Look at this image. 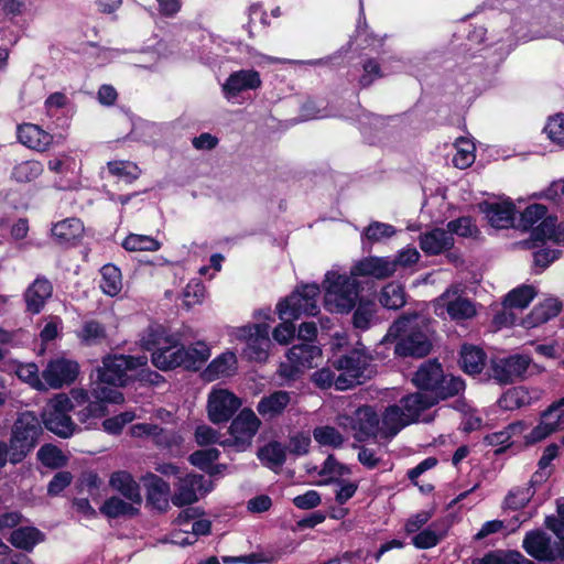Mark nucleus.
<instances>
[{
	"label": "nucleus",
	"mask_w": 564,
	"mask_h": 564,
	"mask_svg": "<svg viewBox=\"0 0 564 564\" xmlns=\"http://www.w3.org/2000/svg\"><path fill=\"white\" fill-rule=\"evenodd\" d=\"M42 427L37 416L30 411L15 420L10 438V463H20L37 444Z\"/></svg>",
	"instance_id": "6"
},
{
	"label": "nucleus",
	"mask_w": 564,
	"mask_h": 564,
	"mask_svg": "<svg viewBox=\"0 0 564 564\" xmlns=\"http://www.w3.org/2000/svg\"><path fill=\"white\" fill-rule=\"evenodd\" d=\"M336 423L345 431H350L358 441L380 437L379 415L368 405L358 408L352 415L338 414Z\"/></svg>",
	"instance_id": "12"
},
{
	"label": "nucleus",
	"mask_w": 564,
	"mask_h": 564,
	"mask_svg": "<svg viewBox=\"0 0 564 564\" xmlns=\"http://www.w3.org/2000/svg\"><path fill=\"white\" fill-rule=\"evenodd\" d=\"M335 365L338 370L343 371V373L336 378L335 387L337 390H346L361 382L369 365V357L362 349L357 348L349 355L339 358Z\"/></svg>",
	"instance_id": "18"
},
{
	"label": "nucleus",
	"mask_w": 564,
	"mask_h": 564,
	"mask_svg": "<svg viewBox=\"0 0 564 564\" xmlns=\"http://www.w3.org/2000/svg\"><path fill=\"white\" fill-rule=\"evenodd\" d=\"M52 293L53 285L47 279H35L23 294L26 311L32 314H39L52 296Z\"/></svg>",
	"instance_id": "28"
},
{
	"label": "nucleus",
	"mask_w": 564,
	"mask_h": 564,
	"mask_svg": "<svg viewBox=\"0 0 564 564\" xmlns=\"http://www.w3.org/2000/svg\"><path fill=\"white\" fill-rule=\"evenodd\" d=\"M562 430H564V410H560L551 403L540 414L538 425L525 435V442L528 444L538 443Z\"/></svg>",
	"instance_id": "21"
},
{
	"label": "nucleus",
	"mask_w": 564,
	"mask_h": 564,
	"mask_svg": "<svg viewBox=\"0 0 564 564\" xmlns=\"http://www.w3.org/2000/svg\"><path fill=\"white\" fill-rule=\"evenodd\" d=\"M17 133L19 141L32 150L45 151L52 143V135L33 123L20 124Z\"/></svg>",
	"instance_id": "31"
},
{
	"label": "nucleus",
	"mask_w": 564,
	"mask_h": 564,
	"mask_svg": "<svg viewBox=\"0 0 564 564\" xmlns=\"http://www.w3.org/2000/svg\"><path fill=\"white\" fill-rule=\"evenodd\" d=\"M444 532L436 530L433 523L427 529L419 532L412 539V543L417 549H430L435 546L443 538Z\"/></svg>",
	"instance_id": "58"
},
{
	"label": "nucleus",
	"mask_w": 564,
	"mask_h": 564,
	"mask_svg": "<svg viewBox=\"0 0 564 564\" xmlns=\"http://www.w3.org/2000/svg\"><path fill=\"white\" fill-rule=\"evenodd\" d=\"M78 406L70 393H57L51 398L43 412L42 420L45 427L55 435L67 438L70 437L77 430L76 424L69 416V412Z\"/></svg>",
	"instance_id": "9"
},
{
	"label": "nucleus",
	"mask_w": 564,
	"mask_h": 564,
	"mask_svg": "<svg viewBox=\"0 0 564 564\" xmlns=\"http://www.w3.org/2000/svg\"><path fill=\"white\" fill-rule=\"evenodd\" d=\"M214 486L210 480L197 474H187L178 478L174 485V492L171 496V502L176 507L193 505L200 497L213 490Z\"/></svg>",
	"instance_id": "17"
},
{
	"label": "nucleus",
	"mask_w": 564,
	"mask_h": 564,
	"mask_svg": "<svg viewBox=\"0 0 564 564\" xmlns=\"http://www.w3.org/2000/svg\"><path fill=\"white\" fill-rule=\"evenodd\" d=\"M206 297V289L198 280L189 281L182 293L183 305L186 310L199 305Z\"/></svg>",
	"instance_id": "51"
},
{
	"label": "nucleus",
	"mask_w": 564,
	"mask_h": 564,
	"mask_svg": "<svg viewBox=\"0 0 564 564\" xmlns=\"http://www.w3.org/2000/svg\"><path fill=\"white\" fill-rule=\"evenodd\" d=\"M544 131L551 141L557 144H564V115L551 117Z\"/></svg>",
	"instance_id": "64"
},
{
	"label": "nucleus",
	"mask_w": 564,
	"mask_h": 564,
	"mask_svg": "<svg viewBox=\"0 0 564 564\" xmlns=\"http://www.w3.org/2000/svg\"><path fill=\"white\" fill-rule=\"evenodd\" d=\"M147 364L148 359L144 356H110L104 359L102 366L97 368L96 375L105 378L115 387H122L129 379V371L145 367Z\"/></svg>",
	"instance_id": "14"
},
{
	"label": "nucleus",
	"mask_w": 564,
	"mask_h": 564,
	"mask_svg": "<svg viewBox=\"0 0 564 564\" xmlns=\"http://www.w3.org/2000/svg\"><path fill=\"white\" fill-rule=\"evenodd\" d=\"M237 357L231 351H226L215 358L204 370V378L214 381L220 378L230 377L237 371Z\"/></svg>",
	"instance_id": "35"
},
{
	"label": "nucleus",
	"mask_w": 564,
	"mask_h": 564,
	"mask_svg": "<svg viewBox=\"0 0 564 564\" xmlns=\"http://www.w3.org/2000/svg\"><path fill=\"white\" fill-rule=\"evenodd\" d=\"M141 503L113 496L104 502L100 511L109 518L132 517L139 512Z\"/></svg>",
	"instance_id": "37"
},
{
	"label": "nucleus",
	"mask_w": 564,
	"mask_h": 564,
	"mask_svg": "<svg viewBox=\"0 0 564 564\" xmlns=\"http://www.w3.org/2000/svg\"><path fill=\"white\" fill-rule=\"evenodd\" d=\"M387 337L399 338L394 349L399 356L424 357L432 347L429 324L416 314L398 319Z\"/></svg>",
	"instance_id": "2"
},
{
	"label": "nucleus",
	"mask_w": 564,
	"mask_h": 564,
	"mask_svg": "<svg viewBox=\"0 0 564 564\" xmlns=\"http://www.w3.org/2000/svg\"><path fill=\"white\" fill-rule=\"evenodd\" d=\"M460 365L463 370L469 375L480 373L485 366L484 351L475 346H463L460 351Z\"/></svg>",
	"instance_id": "41"
},
{
	"label": "nucleus",
	"mask_w": 564,
	"mask_h": 564,
	"mask_svg": "<svg viewBox=\"0 0 564 564\" xmlns=\"http://www.w3.org/2000/svg\"><path fill=\"white\" fill-rule=\"evenodd\" d=\"M183 367L198 369L210 357V348L204 341H197L188 347L182 345Z\"/></svg>",
	"instance_id": "40"
},
{
	"label": "nucleus",
	"mask_w": 564,
	"mask_h": 564,
	"mask_svg": "<svg viewBox=\"0 0 564 564\" xmlns=\"http://www.w3.org/2000/svg\"><path fill=\"white\" fill-rule=\"evenodd\" d=\"M479 209L494 228L505 229L513 225L516 207L508 198L484 202L479 204Z\"/></svg>",
	"instance_id": "25"
},
{
	"label": "nucleus",
	"mask_w": 564,
	"mask_h": 564,
	"mask_svg": "<svg viewBox=\"0 0 564 564\" xmlns=\"http://www.w3.org/2000/svg\"><path fill=\"white\" fill-rule=\"evenodd\" d=\"M109 486L123 496L124 499L133 502H142L140 486L133 476L126 470H118L110 475Z\"/></svg>",
	"instance_id": "33"
},
{
	"label": "nucleus",
	"mask_w": 564,
	"mask_h": 564,
	"mask_svg": "<svg viewBox=\"0 0 564 564\" xmlns=\"http://www.w3.org/2000/svg\"><path fill=\"white\" fill-rule=\"evenodd\" d=\"M397 272V263L389 257H367L358 261L351 269L354 276H371L387 279Z\"/></svg>",
	"instance_id": "26"
},
{
	"label": "nucleus",
	"mask_w": 564,
	"mask_h": 564,
	"mask_svg": "<svg viewBox=\"0 0 564 564\" xmlns=\"http://www.w3.org/2000/svg\"><path fill=\"white\" fill-rule=\"evenodd\" d=\"M324 305L332 313H348L356 305L359 285L354 275L328 271L323 281Z\"/></svg>",
	"instance_id": "5"
},
{
	"label": "nucleus",
	"mask_w": 564,
	"mask_h": 564,
	"mask_svg": "<svg viewBox=\"0 0 564 564\" xmlns=\"http://www.w3.org/2000/svg\"><path fill=\"white\" fill-rule=\"evenodd\" d=\"M78 338L87 344H96L105 338L106 332L105 327L96 322V321H88L85 322L82 329L77 333Z\"/></svg>",
	"instance_id": "57"
},
{
	"label": "nucleus",
	"mask_w": 564,
	"mask_h": 564,
	"mask_svg": "<svg viewBox=\"0 0 564 564\" xmlns=\"http://www.w3.org/2000/svg\"><path fill=\"white\" fill-rule=\"evenodd\" d=\"M85 227L79 218L70 217L53 224L51 232L59 245H73L82 239Z\"/></svg>",
	"instance_id": "30"
},
{
	"label": "nucleus",
	"mask_w": 564,
	"mask_h": 564,
	"mask_svg": "<svg viewBox=\"0 0 564 564\" xmlns=\"http://www.w3.org/2000/svg\"><path fill=\"white\" fill-rule=\"evenodd\" d=\"M258 457L270 467L280 466L285 460V449L280 443L272 442L258 452Z\"/></svg>",
	"instance_id": "53"
},
{
	"label": "nucleus",
	"mask_w": 564,
	"mask_h": 564,
	"mask_svg": "<svg viewBox=\"0 0 564 564\" xmlns=\"http://www.w3.org/2000/svg\"><path fill=\"white\" fill-rule=\"evenodd\" d=\"M262 80L259 72L254 69H240L231 73L221 86L224 97L231 101L240 94L256 90L261 87Z\"/></svg>",
	"instance_id": "23"
},
{
	"label": "nucleus",
	"mask_w": 564,
	"mask_h": 564,
	"mask_svg": "<svg viewBox=\"0 0 564 564\" xmlns=\"http://www.w3.org/2000/svg\"><path fill=\"white\" fill-rule=\"evenodd\" d=\"M100 289L109 296L118 295L122 290V275L116 265L109 263L101 268Z\"/></svg>",
	"instance_id": "42"
},
{
	"label": "nucleus",
	"mask_w": 564,
	"mask_h": 564,
	"mask_svg": "<svg viewBox=\"0 0 564 564\" xmlns=\"http://www.w3.org/2000/svg\"><path fill=\"white\" fill-rule=\"evenodd\" d=\"M270 326L264 323L246 325L236 327L231 332V336L236 340L243 341L246 348L243 354L250 360L264 361L268 358L271 347V339L269 337Z\"/></svg>",
	"instance_id": "11"
},
{
	"label": "nucleus",
	"mask_w": 564,
	"mask_h": 564,
	"mask_svg": "<svg viewBox=\"0 0 564 564\" xmlns=\"http://www.w3.org/2000/svg\"><path fill=\"white\" fill-rule=\"evenodd\" d=\"M145 490L147 502L159 511H166L171 501V486L154 473L148 471L140 478Z\"/></svg>",
	"instance_id": "22"
},
{
	"label": "nucleus",
	"mask_w": 564,
	"mask_h": 564,
	"mask_svg": "<svg viewBox=\"0 0 564 564\" xmlns=\"http://www.w3.org/2000/svg\"><path fill=\"white\" fill-rule=\"evenodd\" d=\"M108 170L113 175L131 183L140 175L139 167L130 161H112L108 163Z\"/></svg>",
	"instance_id": "55"
},
{
	"label": "nucleus",
	"mask_w": 564,
	"mask_h": 564,
	"mask_svg": "<svg viewBox=\"0 0 564 564\" xmlns=\"http://www.w3.org/2000/svg\"><path fill=\"white\" fill-rule=\"evenodd\" d=\"M533 490L531 487L514 488L505 499V505L509 509L523 508L532 498Z\"/></svg>",
	"instance_id": "63"
},
{
	"label": "nucleus",
	"mask_w": 564,
	"mask_h": 564,
	"mask_svg": "<svg viewBox=\"0 0 564 564\" xmlns=\"http://www.w3.org/2000/svg\"><path fill=\"white\" fill-rule=\"evenodd\" d=\"M380 303L390 310H398L405 304V293L403 286L398 283L387 284L379 297Z\"/></svg>",
	"instance_id": "48"
},
{
	"label": "nucleus",
	"mask_w": 564,
	"mask_h": 564,
	"mask_svg": "<svg viewBox=\"0 0 564 564\" xmlns=\"http://www.w3.org/2000/svg\"><path fill=\"white\" fill-rule=\"evenodd\" d=\"M558 517H547L545 525L552 530L560 540L561 549H557V556L564 557V502L557 505Z\"/></svg>",
	"instance_id": "60"
},
{
	"label": "nucleus",
	"mask_w": 564,
	"mask_h": 564,
	"mask_svg": "<svg viewBox=\"0 0 564 564\" xmlns=\"http://www.w3.org/2000/svg\"><path fill=\"white\" fill-rule=\"evenodd\" d=\"M39 460L46 467L59 468L67 464V457L54 445H43L37 452Z\"/></svg>",
	"instance_id": "52"
},
{
	"label": "nucleus",
	"mask_w": 564,
	"mask_h": 564,
	"mask_svg": "<svg viewBox=\"0 0 564 564\" xmlns=\"http://www.w3.org/2000/svg\"><path fill=\"white\" fill-rule=\"evenodd\" d=\"M435 404V398L416 392L402 398L400 404L388 405L379 416L380 437L393 438L401 430L417 422L423 411Z\"/></svg>",
	"instance_id": "1"
},
{
	"label": "nucleus",
	"mask_w": 564,
	"mask_h": 564,
	"mask_svg": "<svg viewBox=\"0 0 564 564\" xmlns=\"http://www.w3.org/2000/svg\"><path fill=\"white\" fill-rule=\"evenodd\" d=\"M473 564H531L519 552H491L482 558H477Z\"/></svg>",
	"instance_id": "50"
},
{
	"label": "nucleus",
	"mask_w": 564,
	"mask_h": 564,
	"mask_svg": "<svg viewBox=\"0 0 564 564\" xmlns=\"http://www.w3.org/2000/svg\"><path fill=\"white\" fill-rule=\"evenodd\" d=\"M314 440L321 445L332 448L340 447L344 442V435L334 426L322 425L313 430Z\"/></svg>",
	"instance_id": "46"
},
{
	"label": "nucleus",
	"mask_w": 564,
	"mask_h": 564,
	"mask_svg": "<svg viewBox=\"0 0 564 564\" xmlns=\"http://www.w3.org/2000/svg\"><path fill=\"white\" fill-rule=\"evenodd\" d=\"M105 378L96 375L91 381L90 392L84 389H72L70 395L78 406V420L86 423L89 419L104 416L108 403L120 404L124 401L123 394Z\"/></svg>",
	"instance_id": "3"
},
{
	"label": "nucleus",
	"mask_w": 564,
	"mask_h": 564,
	"mask_svg": "<svg viewBox=\"0 0 564 564\" xmlns=\"http://www.w3.org/2000/svg\"><path fill=\"white\" fill-rule=\"evenodd\" d=\"M395 235L393 226L373 221L365 229V237L371 242H379Z\"/></svg>",
	"instance_id": "62"
},
{
	"label": "nucleus",
	"mask_w": 564,
	"mask_h": 564,
	"mask_svg": "<svg viewBox=\"0 0 564 564\" xmlns=\"http://www.w3.org/2000/svg\"><path fill=\"white\" fill-rule=\"evenodd\" d=\"M43 172V166L39 161H23L13 166L11 176L19 183H29L36 180Z\"/></svg>",
	"instance_id": "45"
},
{
	"label": "nucleus",
	"mask_w": 564,
	"mask_h": 564,
	"mask_svg": "<svg viewBox=\"0 0 564 564\" xmlns=\"http://www.w3.org/2000/svg\"><path fill=\"white\" fill-rule=\"evenodd\" d=\"M319 286L317 284H303L295 289L289 296L276 304V313L280 319H299L302 316H314L318 313Z\"/></svg>",
	"instance_id": "7"
},
{
	"label": "nucleus",
	"mask_w": 564,
	"mask_h": 564,
	"mask_svg": "<svg viewBox=\"0 0 564 564\" xmlns=\"http://www.w3.org/2000/svg\"><path fill=\"white\" fill-rule=\"evenodd\" d=\"M13 371L21 381L28 383L33 389L46 391L42 373L40 375L39 368L34 362L14 364Z\"/></svg>",
	"instance_id": "43"
},
{
	"label": "nucleus",
	"mask_w": 564,
	"mask_h": 564,
	"mask_svg": "<svg viewBox=\"0 0 564 564\" xmlns=\"http://www.w3.org/2000/svg\"><path fill=\"white\" fill-rule=\"evenodd\" d=\"M319 474L328 477V481H337L340 477L350 475L351 470L348 466L337 462L333 455H329L324 462Z\"/></svg>",
	"instance_id": "59"
},
{
	"label": "nucleus",
	"mask_w": 564,
	"mask_h": 564,
	"mask_svg": "<svg viewBox=\"0 0 564 564\" xmlns=\"http://www.w3.org/2000/svg\"><path fill=\"white\" fill-rule=\"evenodd\" d=\"M78 375V362L64 356L52 358L42 370V378L46 384V390H57L65 386H70L75 382Z\"/></svg>",
	"instance_id": "19"
},
{
	"label": "nucleus",
	"mask_w": 564,
	"mask_h": 564,
	"mask_svg": "<svg viewBox=\"0 0 564 564\" xmlns=\"http://www.w3.org/2000/svg\"><path fill=\"white\" fill-rule=\"evenodd\" d=\"M376 304L371 301H359L354 313V326L359 329H367L375 319Z\"/></svg>",
	"instance_id": "54"
},
{
	"label": "nucleus",
	"mask_w": 564,
	"mask_h": 564,
	"mask_svg": "<svg viewBox=\"0 0 564 564\" xmlns=\"http://www.w3.org/2000/svg\"><path fill=\"white\" fill-rule=\"evenodd\" d=\"M219 451L215 447L199 449L191 454L188 460L195 467L207 470L212 464L218 459Z\"/></svg>",
	"instance_id": "61"
},
{
	"label": "nucleus",
	"mask_w": 564,
	"mask_h": 564,
	"mask_svg": "<svg viewBox=\"0 0 564 564\" xmlns=\"http://www.w3.org/2000/svg\"><path fill=\"white\" fill-rule=\"evenodd\" d=\"M322 361V350L312 344L294 345L286 352V360L279 367L280 377L295 380L305 370L318 366Z\"/></svg>",
	"instance_id": "10"
},
{
	"label": "nucleus",
	"mask_w": 564,
	"mask_h": 564,
	"mask_svg": "<svg viewBox=\"0 0 564 564\" xmlns=\"http://www.w3.org/2000/svg\"><path fill=\"white\" fill-rule=\"evenodd\" d=\"M536 291L531 285L519 286L508 293L505 300L507 308H525L535 297Z\"/></svg>",
	"instance_id": "49"
},
{
	"label": "nucleus",
	"mask_w": 564,
	"mask_h": 564,
	"mask_svg": "<svg viewBox=\"0 0 564 564\" xmlns=\"http://www.w3.org/2000/svg\"><path fill=\"white\" fill-rule=\"evenodd\" d=\"M544 395V390L536 387L519 386L507 390L498 400L501 409L512 411L530 406L539 402Z\"/></svg>",
	"instance_id": "24"
},
{
	"label": "nucleus",
	"mask_w": 564,
	"mask_h": 564,
	"mask_svg": "<svg viewBox=\"0 0 564 564\" xmlns=\"http://www.w3.org/2000/svg\"><path fill=\"white\" fill-rule=\"evenodd\" d=\"M142 346L152 351V364L166 371L183 367V352L180 335L170 333L161 325L150 326L142 339Z\"/></svg>",
	"instance_id": "4"
},
{
	"label": "nucleus",
	"mask_w": 564,
	"mask_h": 564,
	"mask_svg": "<svg viewBox=\"0 0 564 564\" xmlns=\"http://www.w3.org/2000/svg\"><path fill=\"white\" fill-rule=\"evenodd\" d=\"M561 310L562 305L557 299H546L544 302L536 305L531 313L523 318L522 325L525 328L536 327L557 316Z\"/></svg>",
	"instance_id": "34"
},
{
	"label": "nucleus",
	"mask_w": 564,
	"mask_h": 564,
	"mask_svg": "<svg viewBox=\"0 0 564 564\" xmlns=\"http://www.w3.org/2000/svg\"><path fill=\"white\" fill-rule=\"evenodd\" d=\"M292 401L290 392L276 390L263 395L257 404V411L265 420L280 416Z\"/></svg>",
	"instance_id": "29"
},
{
	"label": "nucleus",
	"mask_w": 564,
	"mask_h": 564,
	"mask_svg": "<svg viewBox=\"0 0 564 564\" xmlns=\"http://www.w3.org/2000/svg\"><path fill=\"white\" fill-rule=\"evenodd\" d=\"M121 246L128 252H155L161 249L162 243L150 235L131 232L122 240Z\"/></svg>",
	"instance_id": "39"
},
{
	"label": "nucleus",
	"mask_w": 564,
	"mask_h": 564,
	"mask_svg": "<svg viewBox=\"0 0 564 564\" xmlns=\"http://www.w3.org/2000/svg\"><path fill=\"white\" fill-rule=\"evenodd\" d=\"M531 362V357L523 354L495 358L490 364V376L501 384L523 380Z\"/></svg>",
	"instance_id": "16"
},
{
	"label": "nucleus",
	"mask_w": 564,
	"mask_h": 564,
	"mask_svg": "<svg viewBox=\"0 0 564 564\" xmlns=\"http://www.w3.org/2000/svg\"><path fill=\"white\" fill-rule=\"evenodd\" d=\"M520 226L523 229H533L534 240L564 241V223L557 224L556 217L549 216L544 205L532 204L520 216Z\"/></svg>",
	"instance_id": "8"
},
{
	"label": "nucleus",
	"mask_w": 564,
	"mask_h": 564,
	"mask_svg": "<svg viewBox=\"0 0 564 564\" xmlns=\"http://www.w3.org/2000/svg\"><path fill=\"white\" fill-rule=\"evenodd\" d=\"M260 425L261 421L254 411L245 408L232 419L228 427L229 437L221 444L243 452L251 446Z\"/></svg>",
	"instance_id": "13"
},
{
	"label": "nucleus",
	"mask_w": 564,
	"mask_h": 564,
	"mask_svg": "<svg viewBox=\"0 0 564 564\" xmlns=\"http://www.w3.org/2000/svg\"><path fill=\"white\" fill-rule=\"evenodd\" d=\"M454 245L451 232L444 229H434L421 236V249L427 254H438Z\"/></svg>",
	"instance_id": "36"
},
{
	"label": "nucleus",
	"mask_w": 564,
	"mask_h": 564,
	"mask_svg": "<svg viewBox=\"0 0 564 564\" xmlns=\"http://www.w3.org/2000/svg\"><path fill=\"white\" fill-rule=\"evenodd\" d=\"M456 153L453 163L458 169H466L475 161V144L468 138H459L455 142Z\"/></svg>",
	"instance_id": "47"
},
{
	"label": "nucleus",
	"mask_w": 564,
	"mask_h": 564,
	"mask_svg": "<svg viewBox=\"0 0 564 564\" xmlns=\"http://www.w3.org/2000/svg\"><path fill=\"white\" fill-rule=\"evenodd\" d=\"M44 540V534L34 527H21L12 531L10 543L20 550L32 551L35 545Z\"/></svg>",
	"instance_id": "38"
},
{
	"label": "nucleus",
	"mask_w": 564,
	"mask_h": 564,
	"mask_svg": "<svg viewBox=\"0 0 564 564\" xmlns=\"http://www.w3.org/2000/svg\"><path fill=\"white\" fill-rule=\"evenodd\" d=\"M441 379L443 369L436 361L424 362L413 376V383L429 394H433Z\"/></svg>",
	"instance_id": "32"
},
{
	"label": "nucleus",
	"mask_w": 564,
	"mask_h": 564,
	"mask_svg": "<svg viewBox=\"0 0 564 564\" xmlns=\"http://www.w3.org/2000/svg\"><path fill=\"white\" fill-rule=\"evenodd\" d=\"M525 552L540 561H553L557 557V547H554L550 538L542 531H531L523 540Z\"/></svg>",
	"instance_id": "27"
},
{
	"label": "nucleus",
	"mask_w": 564,
	"mask_h": 564,
	"mask_svg": "<svg viewBox=\"0 0 564 564\" xmlns=\"http://www.w3.org/2000/svg\"><path fill=\"white\" fill-rule=\"evenodd\" d=\"M140 417H142L141 413H137L134 411H126L116 416L105 420L102 422V427L107 433L117 435L121 433L124 425Z\"/></svg>",
	"instance_id": "56"
},
{
	"label": "nucleus",
	"mask_w": 564,
	"mask_h": 564,
	"mask_svg": "<svg viewBox=\"0 0 564 564\" xmlns=\"http://www.w3.org/2000/svg\"><path fill=\"white\" fill-rule=\"evenodd\" d=\"M435 313L437 315L447 313L452 319L462 321L474 317L476 306L470 300L463 296L462 290L455 285L436 299Z\"/></svg>",
	"instance_id": "20"
},
{
	"label": "nucleus",
	"mask_w": 564,
	"mask_h": 564,
	"mask_svg": "<svg viewBox=\"0 0 564 564\" xmlns=\"http://www.w3.org/2000/svg\"><path fill=\"white\" fill-rule=\"evenodd\" d=\"M464 389L465 383L460 378L443 375V379H441L433 394H429L426 392L423 393L429 395L430 398H435L437 403L440 400L447 399L458 394Z\"/></svg>",
	"instance_id": "44"
},
{
	"label": "nucleus",
	"mask_w": 564,
	"mask_h": 564,
	"mask_svg": "<svg viewBox=\"0 0 564 564\" xmlns=\"http://www.w3.org/2000/svg\"><path fill=\"white\" fill-rule=\"evenodd\" d=\"M241 405V399L234 392L226 388L214 387L207 395V416L214 424L226 423Z\"/></svg>",
	"instance_id": "15"
}]
</instances>
